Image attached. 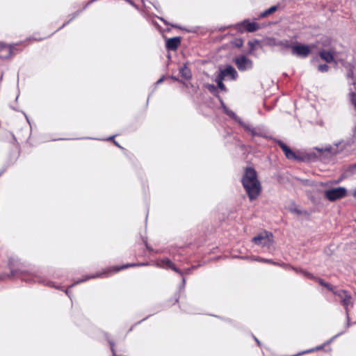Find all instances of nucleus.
<instances>
[{"instance_id": "obj_1", "label": "nucleus", "mask_w": 356, "mask_h": 356, "mask_svg": "<svg viewBox=\"0 0 356 356\" xmlns=\"http://www.w3.org/2000/svg\"><path fill=\"white\" fill-rule=\"evenodd\" d=\"M242 184L250 201L259 197L261 186L257 178V171L253 168H246L242 177Z\"/></svg>"}, {"instance_id": "obj_2", "label": "nucleus", "mask_w": 356, "mask_h": 356, "mask_svg": "<svg viewBox=\"0 0 356 356\" xmlns=\"http://www.w3.org/2000/svg\"><path fill=\"white\" fill-rule=\"evenodd\" d=\"M219 100L220 102L221 107L223 110V112L227 114L230 118L234 120L235 122L238 123L245 131L250 134L252 136H260L263 138H267L265 130L262 127H253L250 124L244 122L241 118L236 115V113L232 110L229 109L228 107L225 105L223 100L219 97Z\"/></svg>"}, {"instance_id": "obj_3", "label": "nucleus", "mask_w": 356, "mask_h": 356, "mask_svg": "<svg viewBox=\"0 0 356 356\" xmlns=\"http://www.w3.org/2000/svg\"><path fill=\"white\" fill-rule=\"evenodd\" d=\"M333 293L339 298L341 304L346 310L347 318L346 327H348L350 326L349 307H353V305L352 296L350 293L346 290H337L333 291Z\"/></svg>"}, {"instance_id": "obj_4", "label": "nucleus", "mask_w": 356, "mask_h": 356, "mask_svg": "<svg viewBox=\"0 0 356 356\" xmlns=\"http://www.w3.org/2000/svg\"><path fill=\"white\" fill-rule=\"evenodd\" d=\"M345 145L343 141L335 143L332 145H326L324 148L316 147V149L321 154H325L327 156H333L343 151Z\"/></svg>"}, {"instance_id": "obj_5", "label": "nucleus", "mask_w": 356, "mask_h": 356, "mask_svg": "<svg viewBox=\"0 0 356 356\" xmlns=\"http://www.w3.org/2000/svg\"><path fill=\"white\" fill-rule=\"evenodd\" d=\"M347 195V190L344 187H337L325 191V197L330 202H334L344 197Z\"/></svg>"}, {"instance_id": "obj_6", "label": "nucleus", "mask_w": 356, "mask_h": 356, "mask_svg": "<svg viewBox=\"0 0 356 356\" xmlns=\"http://www.w3.org/2000/svg\"><path fill=\"white\" fill-rule=\"evenodd\" d=\"M234 63H235L238 70L241 72L250 70L253 67V63L252 60L248 58L245 55H240L234 58Z\"/></svg>"}, {"instance_id": "obj_7", "label": "nucleus", "mask_w": 356, "mask_h": 356, "mask_svg": "<svg viewBox=\"0 0 356 356\" xmlns=\"http://www.w3.org/2000/svg\"><path fill=\"white\" fill-rule=\"evenodd\" d=\"M291 54L300 58H307L310 52L311 49L307 44H293L291 43Z\"/></svg>"}, {"instance_id": "obj_8", "label": "nucleus", "mask_w": 356, "mask_h": 356, "mask_svg": "<svg viewBox=\"0 0 356 356\" xmlns=\"http://www.w3.org/2000/svg\"><path fill=\"white\" fill-rule=\"evenodd\" d=\"M273 234L267 232L260 234L252 238V242L262 247H269L272 244L271 238Z\"/></svg>"}, {"instance_id": "obj_9", "label": "nucleus", "mask_w": 356, "mask_h": 356, "mask_svg": "<svg viewBox=\"0 0 356 356\" xmlns=\"http://www.w3.org/2000/svg\"><path fill=\"white\" fill-rule=\"evenodd\" d=\"M237 29L240 31H243L244 30L248 32L252 33L260 29V26L259 24L256 22H251L248 19H245L241 23L236 25Z\"/></svg>"}, {"instance_id": "obj_10", "label": "nucleus", "mask_w": 356, "mask_h": 356, "mask_svg": "<svg viewBox=\"0 0 356 356\" xmlns=\"http://www.w3.org/2000/svg\"><path fill=\"white\" fill-rule=\"evenodd\" d=\"M280 147L282 149L286 159L289 160L300 161L301 158L290 149L284 143L280 140H275Z\"/></svg>"}, {"instance_id": "obj_11", "label": "nucleus", "mask_w": 356, "mask_h": 356, "mask_svg": "<svg viewBox=\"0 0 356 356\" xmlns=\"http://www.w3.org/2000/svg\"><path fill=\"white\" fill-rule=\"evenodd\" d=\"M223 79L228 76L231 80H236L238 77V73L235 68L232 65H227L224 69H220L218 74Z\"/></svg>"}, {"instance_id": "obj_12", "label": "nucleus", "mask_w": 356, "mask_h": 356, "mask_svg": "<svg viewBox=\"0 0 356 356\" xmlns=\"http://www.w3.org/2000/svg\"><path fill=\"white\" fill-rule=\"evenodd\" d=\"M291 43L292 42L289 40H280L273 38L270 40V45L279 47L280 50L282 51L290 49Z\"/></svg>"}, {"instance_id": "obj_13", "label": "nucleus", "mask_w": 356, "mask_h": 356, "mask_svg": "<svg viewBox=\"0 0 356 356\" xmlns=\"http://www.w3.org/2000/svg\"><path fill=\"white\" fill-rule=\"evenodd\" d=\"M180 44V38L174 37L166 41V48L170 50H176Z\"/></svg>"}, {"instance_id": "obj_14", "label": "nucleus", "mask_w": 356, "mask_h": 356, "mask_svg": "<svg viewBox=\"0 0 356 356\" xmlns=\"http://www.w3.org/2000/svg\"><path fill=\"white\" fill-rule=\"evenodd\" d=\"M334 51L322 50L319 52L320 57L327 63H331L334 60Z\"/></svg>"}, {"instance_id": "obj_15", "label": "nucleus", "mask_w": 356, "mask_h": 356, "mask_svg": "<svg viewBox=\"0 0 356 356\" xmlns=\"http://www.w3.org/2000/svg\"><path fill=\"white\" fill-rule=\"evenodd\" d=\"M22 280L27 282H43L44 280H42L40 277L33 275H24L22 272L20 273V275H18Z\"/></svg>"}, {"instance_id": "obj_16", "label": "nucleus", "mask_w": 356, "mask_h": 356, "mask_svg": "<svg viewBox=\"0 0 356 356\" xmlns=\"http://www.w3.org/2000/svg\"><path fill=\"white\" fill-rule=\"evenodd\" d=\"M155 264L157 267L170 269V266H172V261L168 258H163L161 259H157L155 261Z\"/></svg>"}, {"instance_id": "obj_17", "label": "nucleus", "mask_w": 356, "mask_h": 356, "mask_svg": "<svg viewBox=\"0 0 356 356\" xmlns=\"http://www.w3.org/2000/svg\"><path fill=\"white\" fill-rule=\"evenodd\" d=\"M111 270H108L106 271H104V272L99 273H96V274L90 275V276H86L84 279H81V280H77V281L74 282L72 284H71L70 286V287H72V286H75L76 284H78L81 283V282H83L84 281L88 280L89 279H91V278H96V277H102L104 275H106Z\"/></svg>"}, {"instance_id": "obj_18", "label": "nucleus", "mask_w": 356, "mask_h": 356, "mask_svg": "<svg viewBox=\"0 0 356 356\" xmlns=\"http://www.w3.org/2000/svg\"><path fill=\"white\" fill-rule=\"evenodd\" d=\"M179 74L181 76L186 80L191 79L192 77V74L191 70L184 64L179 69Z\"/></svg>"}, {"instance_id": "obj_19", "label": "nucleus", "mask_w": 356, "mask_h": 356, "mask_svg": "<svg viewBox=\"0 0 356 356\" xmlns=\"http://www.w3.org/2000/svg\"><path fill=\"white\" fill-rule=\"evenodd\" d=\"M290 268H291L292 270H293L295 272H296L297 273H300V274H302V275H304L305 277L308 278V279H316V277L309 273V272H307L305 270H304L303 269H301V268H295V267H293V266H291Z\"/></svg>"}, {"instance_id": "obj_20", "label": "nucleus", "mask_w": 356, "mask_h": 356, "mask_svg": "<svg viewBox=\"0 0 356 356\" xmlns=\"http://www.w3.org/2000/svg\"><path fill=\"white\" fill-rule=\"evenodd\" d=\"M146 265H148V264L147 263L129 264L121 266L120 267H118V266L113 267V270L116 273V272H118L120 270L125 269V268H127L128 267L139 266H146Z\"/></svg>"}, {"instance_id": "obj_21", "label": "nucleus", "mask_w": 356, "mask_h": 356, "mask_svg": "<svg viewBox=\"0 0 356 356\" xmlns=\"http://www.w3.org/2000/svg\"><path fill=\"white\" fill-rule=\"evenodd\" d=\"M278 9V6H271L270 8H269L268 9L264 10V12L261 13L260 15H259V17L261 18H264L267 16H268L269 15H271L273 14V13H275V11H277Z\"/></svg>"}, {"instance_id": "obj_22", "label": "nucleus", "mask_w": 356, "mask_h": 356, "mask_svg": "<svg viewBox=\"0 0 356 356\" xmlns=\"http://www.w3.org/2000/svg\"><path fill=\"white\" fill-rule=\"evenodd\" d=\"M353 88H350V101L356 110V83L355 81L353 83Z\"/></svg>"}, {"instance_id": "obj_23", "label": "nucleus", "mask_w": 356, "mask_h": 356, "mask_svg": "<svg viewBox=\"0 0 356 356\" xmlns=\"http://www.w3.org/2000/svg\"><path fill=\"white\" fill-rule=\"evenodd\" d=\"M314 280L317 281L321 286L326 287L329 291H332V293H333V291H335L334 287L332 285H331L330 283L325 282L323 280L316 277V279H314Z\"/></svg>"}, {"instance_id": "obj_24", "label": "nucleus", "mask_w": 356, "mask_h": 356, "mask_svg": "<svg viewBox=\"0 0 356 356\" xmlns=\"http://www.w3.org/2000/svg\"><path fill=\"white\" fill-rule=\"evenodd\" d=\"M223 79L222 76H220L219 75H217L215 79V81L217 83L218 88H220L221 90L227 91V88L223 83Z\"/></svg>"}, {"instance_id": "obj_25", "label": "nucleus", "mask_w": 356, "mask_h": 356, "mask_svg": "<svg viewBox=\"0 0 356 356\" xmlns=\"http://www.w3.org/2000/svg\"><path fill=\"white\" fill-rule=\"evenodd\" d=\"M254 260L259 261V262H264V263H268V264H273V265H277V266H286L284 264H280L277 262L273 261L271 259H264V258H261V257H257L254 259Z\"/></svg>"}, {"instance_id": "obj_26", "label": "nucleus", "mask_w": 356, "mask_h": 356, "mask_svg": "<svg viewBox=\"0 0 356 356\" xmlns=\"http://www.w3.org/2000/svg\"><path fill=\"white\" fill-rule=\"evenodd\" d=\"M82 10H79V11H77V12H76V13H73V14L72 15L71 18H70V19L67 22L64 23V24L62 25V26H60V27L58 29V30H59V29H61L62 28H63L64 26H66L67 24H69V23H70L72 19H74V18H76V17H77V16H78V15H79L82 12Z\"/></svg>"}, {"instance_id": "obj_27", "label": "nucleus", "mask_w": 356, "mask_h": 356, "mask_svg": "<svg viewBox=\"0 0 356 356\" xmlns=\"http://www.w3.org/2000/svg\"><path fill=\"white\" fill-rule=\"evenodd\" d=\"M3 48L8 51V55L2 56V57L8 58V57L10 56L11 54H13L14 47L12 45H8V46H5Z\"/></svg>"}, {"instance_id": "obj_28", "label": "nucleus", "mask_w": 356, "mask_h": 356, "mask_svg": "<svg viewBox=\"0 0 356 356\" xmlns=\"http://www.w3.org/2000/svg\"><path fill=\"white\" fill-rule=\"evenodd\" d=\"M318 70L321 72H326L329 70V66L327 64H322L318 66Z\"/></svg>"}, {"instance_id": "obj_29", "label": "nucleus", "mask_w": 356, "mask_h": 356, "mask_svg": "<svg viewBox=\"0 0 356 356\" xmlns=\"http://www.w3.org/2000/svg\"><path fill=\"white\" fill-rule=\"evenodd\" d=\"M170 269H172L173 271L177 273L178 274H179L181 276L184 275L183 271L181 270L180 269H179L178 268H177L173 263H172V266H170Z\"/></svg>"}, {"instance_id": "obj_30", "label": "nucleus", "mask_w": 356, "mask_h": 356, "mask_svg": "<svg viewBox=\"0 0 356 356\" xmlns=\"http://www.w3.org/2000/svg\"><path fill=\"white\" fill-rule=\"evenodd\" d=\"M233 44L236 47H241L243 44V42L241 39H236Z\"/></svg>"}, {"instance_id": "obj_31", "label": "nucleus", "mask_w": 356, "mask_h": 356, "mask_svg": "<svg viewBox=\"0 0 356 356\" xmlns=\"http://www.w3.org/2000/svg\"><path fill=\"white\" fill-rule=\"evenodd\" d=\"M9 266H10V273H11V275L12 276H16V275H18V270L17 269H14L13 267H12V264H11V261L9 262Z\"/></svg>"}, {"instance_id": "obj_32", "label": "nucleus", "mask_w": 356, "mask_h": 356, "mask_svg": "<svg viewBox=\"0 0 356 356\" xmlns=\"http://www.w3.org/2000/svg\"><path fill=\"white\" fill-rule=\"evenodd\" d=\"M343 333H344V331H342V332L337 334L336 335L332 337L327 343H325V345L332 343L335 339H337L338 337L341 336Z\"/></svg>"}, {"instance_id": "obj_33", "label": "nucleus", "mask_w": 356, "mask_h": 356, "mask_svg": "<svg viewBox=\"0 0 356 356\" xmlns=\"http://www.w3.org/2000/svg\"><path fill=\"white\" fill-rule=\"evenodd\" d=\"M207 89L212 93H216L217 92L216 87L213 84H209L207 86Z\"/></svg>"}, {"instance_id": "obj_34", "label": "nucleus", "mask_w": 356, "mask_h": 356, "mask_svg": "<svg viewBox=\"0 0 356 356\" xmlns=\"http://www.w3.org/2000/svg\"><path fill=\"white\" fill-rule=\"evenodd\" d=\"M197 267L195 266H193L191 268H188L184 269L183 271L184 275H189L193 269L196 268Z\"/></svg>"}, {"instance_id": "obj_35", "label": "nucleus", "mask_w": 356, "mask_h": 356, "mask_svg": "<svg viewBox=\"0 0 356 356\" xmlns=\"http://www.w3.org/2000/svg\"><path fill=\"white\" fill-rule=\"evenodd\" d=\"M290 211L291 213H296V214H300L301 213V211H300L297 208H291L290 209Z\"/></svg>"}, {"instance_id": "obj_36", "label": "nucleus", "mask_w": 356, "mask_h": 356, "mask_svg": "<svg viewBox=\"0 0 356 356\" xmlns=\"http://www.w3.org/2000/svg\"><path fill=\"white\" fill-rule=\"evenodd\" d=\"M258 41L257 40H254V41H249L248 42V45L250 47L251 49H253L254 48V44L257 43Z\"/></svg>"}, {"instance_id": "obj_37", "label": "nucleus", "mask_w": 356, "mask_h": 356, "mask_svg": "<svg viewBox=\"0 0 356 356\" xmlns=\"http://www.w3.org/2000/svg\"><path fill=\"white\" fill-rule=\"evenodd\" d=\"M45 284L51 286V287H55L56 289H58V286H56L54 282H47Z\"/></svg>"}, {"instance_id": "obj_38", "label": "nucleus", "mask_w": 356, "mask_h": 356, "mask_svg": "<svg viewBox=\"0 0 356 356\" xmlns=\"http://www.w3.org/2000/svg\"><path fill=\"white\" fill-rule=\"evenodd\" d=\"M347 76L348 78H353V71L352 69H350L348 74H347Z\"/></svg>"}, {"instance_id": "obj_39", "label": "nucleus", "mask_w": 356, "mask_h": 356, "mask_svg": "<svg viewBox=\"0 0 356 356\" xmlns=\"http://www.w3.org/2000/svg\"><path fill=\"white\" fill-rule=\"evenodd\" d=\"M163 79H164V76L161 77V78H160V79L156 81V83L157 85H158V84L161 83L163 81Z\"/></svg>"}, {"instance_id": "obj_40", "label": "nucleus", "mask_w": 356, "mask_h": 356, "mask_svg": "<svg viewBox=\"0 0 356 356\" xmlns=\"http://www.w3.org/2000/svg\"><path fill=\"white\" fill-rule=\"evenodd\" d=\"M349 168H350V170H355V169L356 168V163H354V164H353V165H351L349 167Z\"/></svg>"}, {"instance_id": "obj_41", "label": "nucleus", "mask_w": 356, "mask_h": 356, "mask_svg": "<svg viewBox=\"0 0 356 356\" xmlns=\"http://www.w3.org/2000/svg\"><path fill=\"white\" fill-rule=\"evenodd\" d=\"M185 283H186V280L184 277H183L182 278V285H181L182 287L185 286Z\"/></svg>"}, {"instance_id": "obj_42", "label": "nucleus", "mask_w": 356, "mask_h": 356, "mask_svg": "<svg viewBox=\"0 0 356 356\" xmlns=\"http://www.w3.org/2000/svg\"><path fill=\"white\" fill-rule=\"evenodd\" d=\"M95 0H91L90 1L88 2L86 6L83 7V10L85 9L90 3L94 1Z\"/></svg>"}, {"instance_id": "obj_43", "label": "nucleus", "mask_w": 356, "mask_h": 356, "mask_svg": "<svg viewBox=\"0 0 356 356\" xmlns=\"http://www.w3.org/2000/svg\"><path fill=\"white\" fill-rule=\"evenodd\" d=\"M114 144L118 146V147L122 149V147H121L118 142H116L115 140L113 141Z\"/></svg>"}, {"instance_id": "obj_44", "label": "nucleus", "mask_w": 356, "mask_h": 356, "mask_svg": "<svg viewBox=\"0 0 356 356\" xmlns=\"http://www.w3.org/2000/svg\"><path fill=\"white\" fill-rule=\"evenodd\" d=\"M115 136H111L110 137H108V138H106L107 140H113L114 138H115Z\"/></svg>"}, {"instance_id": "obj_45", "label": "nucleus", "mask_w": 356, "mask_h": 356, "mask_svg": "<svg viewBox=\"0 0 356 356\" xmlns=\"http://www.w3.org/2000/svg\"><path fill=\"white\" fill-rule=\"evenodd\" d=\"M254 340L256 341L257 343L260 346V341L257 339V338H256L255 337H254Z\"/></svg>"}, {"instance_id": "obj_46", "label": "nucleus", "mask_w": 356, "mask_h": 356, "mask_svg": "<svg viewBox=\"0 0 356 356\" xmlns=\"http://www.w3.org/2000/svg\"><path fill=\"white\" fill-rule=\"evenodd\" d=\"M323 348V346H317L316 348V350H320V349H322Z\"/></svg>"}, {"instance_id": "obj_47", "label": "nucleus", "mask_w": 356, "mask_h": 356, "mask_svg": "<svg viewBox=\"0 0 356 356\" xmlns=\"http://www.w3.org/2000/svg\"><path fill=\"white\" fill-rule=\"evenodd\" d=\"M65 293H66L69 297H70V293H69V290H68V289H66V290L65 291Z\"/></svg>"}, {"instance_id": "obj_48", "label": "nucleus", "mask_w": 356, "mask_h": 356, "mask_svg": "<svg viewBox=\"0 0 356 356\" xmlns=\"http://www.w3.org/2000/svg\"><path fill=\"white\" fill-rule=\"evenodd\" d=\"M314 349H310V350H306L305 352H303V353H310L312 351H313Z\"/></svg>"}, {"instance_id": "obj_49", "label": "nucleus", "mask_w": 356, "mask_h": 356, "mask_svg": "<svg viewBox=\"0 0 356 356\" xmlns=\"http://www.w3.org/2000/svg\"><path fill=\"white\" fill-rule=\"evenodd\" d=\"M353 196L354 197H356V189L355 190V191L353 192Z\"/></svg>"}, {"instance_id": "obj_50", "label": "nucleus", "mask_w": 356, "mask_h": 356, "mask_svg": "<svg viewBox=\"0 0 356 356\" xmlns=\"http://www.w3.org/2000/svg\"><path fill=\"white\" fill-rule=\"evenodd\" d=\"M161 20L164 22L165 24H167L163 18H161Z\"/></svg>"}, {"instance_id": "obj_51", "label": "nucleus", "mask_w": 356, "mask_h": 356, "mask_svg": "<svg viewBox=\"0 0 356 356\" xmlns=\"http://www.w3.org/2000/svg\"><path fill=\"white\" fill-rule=\"evenodd\" d=\"M172 79H175V80H177V79L176 77H174V76H172Z\"/></svg>"}, {"instance_id": "obj_52", "label": "nucleus", "mask_w": 356, "mask_h": 356, "mask_svg": "<svg viewBox=\"0 0 356 356\" xmlns=\"http://www.w3.org/2000/svg\"><path fill=\"white\" fill-rule=\"evenodd\" d=\"M2 173H3V171H1L0 172V176L1 175Z\"/></svg>"}]
</instances>
